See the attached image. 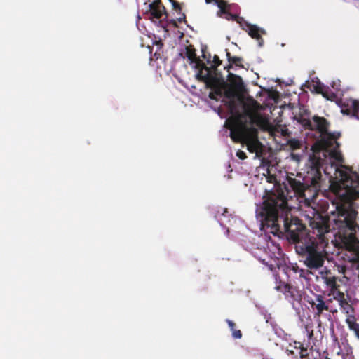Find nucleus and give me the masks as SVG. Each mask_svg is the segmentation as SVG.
I'll use <instances>...</instances> for the list:
<instances>
[{
	"mask_svg": "<svg viewBox=\"0 0 359 359\" xmlns=\"http://www.w3.org/2000/svg\"><path fill=\"white\" fill-rule=\"evenodd\" d=\"M330 189L338 199L337 217L334 219V229L342 240L359 243V226L356 223L358 212L354 201L359 198V175H351L342 170H336L335 180Z\"/></svg>",
	"mask_w": 359,
	"mask_h": 359,
	"instance_id": "1",
	"label": "nucleus"
},
{
	"mask_svg": "<svg viewBox=\"0 0 359 359\" xmlns=\"http://www.w3.org/2000/svg\"><path fill=\"white\" fill-rule=\"evenodd\" d=\"M290 213L287 199L282 190L269 194L256 210L262 226L270 228L271 233L274 235H285L295 245L305 238L311 237L313 231H307L306 226L299 218H289Z\"/></svg>",
	"mask_w": 359,
	"mask_h": 359,
	"instance_id": "2",
	"label": "nucleus"
},
{
	"mask_svg": "<svg viewBox=\"0 0 359 359\" xmlns=\"http://www.w3.org/2000/svg\"><path fill=\"white\" fill-rule=\"evenodd\" d=\"M258 102L243 104L244 114L226 120V125L230 130V137L235 142L245 144L250 153H255L259 157L262 154V144L258 139L259 128L266 130L269 126V120L264 117L259 109Z\"/></svg>",
	"mask_w": 359,
	"mask_h": 359,
	"instance_id": "3",
	"label": "nucleus"
},
{
	"mask_svg": "<svg viewBox=\"0 0 359 359\" xmlns=\"http://www.w3.org/2000/svg\"><path fill=\"white\" fill-rule=\"evenodd\" d=\"M310 226L313 236L296 244L295 250L309 269H318L323 266L328 255L329 239L325 234L330 232L329 218L318 214L311 219Z\"/></svg>",
	"mask_w": 359,
	"mask_h": 359,
	"instance_id": "4",
	"label": "nucleus"
},
{
	"mask_svg": "<svg viewBox=\"0 0 359 359\" xmlns=\"http://www.w3.org/2000/svg\"><path fill=\"white\" fill-rule=\"evenodd\" d=\"M229 83H226L224 97L229 99L227 102V107L231 114L230 117H234L238 115H243L244 110L243 104L245 103L258 102L255 99L250 97L246 100L243 99L236 100L235 97L238 93L242 92L245 86L242 78L240 76L229 73L228 76Z\"/></svg>",
	"mask_w": 359,
	"mask_h": 359,
	"instance_id": "5",
	"label": "nucleus"
},
{
	"mask_svg": "<svg viewBox=\"0 0 359 359\" xmlns=\"http://www.w3.org/2000/svg\"><path fill=\"white\" fill-rule=\"evenodd\" d=\"M307 178L310 181V185L302 182L296 178L289 177H287L288 185L294 191V192L299 196H304L306 191L311 187L316 191L320 189V182L322 180V174L320 168L316 165L312 166L311 170L308 172Z\"/></svg>",
	"mask_w": 359,
	"mask_h": 359,
	"instance_id": "6",
	"label": "nucleus"
},
{
	"mask_svg": "<svg viewBox=\"0 0 359 359\" xmlns=\"http://www.w3.org/2000/svg\"><path fill=\"white\" fill-rule=\"evenodd\" d=\"M280 255V248L271 243H267L266 248H264V255L259 257V259L273 271L279 268Z\"/></svg>",
	"mask_w": 359,
	"mask_h": 359,
	"instance_id": "7",
	"label": "nucleus"
},
{
	"mask_svg": "<svg viewBox=\"0 0 359 359\" xmlns=\"http://www.w3.org/2000/svg\"><path fill=\"white\" fill-rule=\"evenodd\" d=\"M274 289L283 293L285 298L291 302H299L302 300V291L290 284L285 283L280 280L277 275H274Z\"/></svg>",
	"mask_w": 359,
	"mask_h": 359,
	"instance_id": "8",
	"label": "nucleus"
},
{
	"mask_svg": "<svg viewBox=\"0 0 359 359\" xmlns=\"http://www.w3.org/2000/svg\"><path fill=\"white\" fill-rule=\"evenodd\" d=\"M306 302L311 306L315 318H319L325 311H329V305L322 294H313L311 297H307Z\"/></svg>",
	"mask_w": 359,
	"mask_h": 359,
	"instance_id": "9",
	"label": "nucleus"
},
{
	"mask_svg": "<svg viewBox=\"0 0 359 359\" xmlns=\"http://www.w3.org/2000/svg\"><path fill=\"white\" fill-rule=\"evenodd\" d=\"M196 77L198 80L205 82L206 87L210 89L226 83L224 80H221L216 76H211L210 68L207 66L206 68H203V70H199Z\"/></svg>",
	"mask_w": 359,
	"mask_h": 359,
	"instance_id": "10",
	"label": "nucleus"
},
{
	"mask_svg": "<svg viewBox=\"0 0 359 359\" xmlns=\"http://www.w3.org/2000/svg\"><path fill=\"white\" fill-rule=\"evenodd\" d=\"M148 19L154 21V20H159L163 15L167 17L165 8L161 2V0H155L149 4V10L146 11L144 13Z\"/></svg>",
	"mask_w": 359,
	"mask_h": 359,
	"instance_id": "11",
	"label": "nucleus"
},
{
	"mask_svg": "<svg viewBox=\"0 0 359 359\" xmlns=\"http://www.w3.org/2000/svg\"><path fill=\"white\" fill-rule=\"evenodd\" d=\"M184 54L189 60L190 64L194 65L196 69L203 70V68H206V65L197 57L194 45L189 44L187 46Z\"/></svg>",
	"mask_w": 359,
	"mask_h": 359,
	"instance_id": "12",
	"label": "nucleus"
},
{
	"mask_svg": "<svg viewBox=\"0 0 359 359\" xmlns=\"http://www.w3.org/2000/svg\"><path fill=\"white\" fill-rule=\"evenodd\" d=\"M329 123L324 117L314 116L311 121V130H318L321 134H325L327 132Z\"/></svg>",
	"mask_w": 359,
	"mask_h": 359,
	"instance_id": "13",
	"label": "nucleus"
},
{
	"mask_svg": "<svg viewBox=\"0 0 359 359\" xmlns=\"http://www.w3.org/2000/svg\"><path fill=\"white\" fill-rule=\"evenodd\" d=\"M248 34L252 39L257 41L259 47H262L264 43V39L262 37V34H266V31L262 28H259L256 25H252L248 29H247Z\"/></svg>",
	"mask_w": 359,
	"mask_h": 359,
	"instance_id": "14",
	"label": "nucleus"
},
{
	"mask_svg": "<svg viewBox=\"0 0 359 359\" xmlns=\"http://www.w3.org/2000/svg\"><path fill=\"white\" fill-rule=\"evenodd\" d=\"M346 109H342L344 113L347 114H353L358 119H359V100L354 99H348L344 102Z\"/></svg>",
	"mask_w": 359,
	"mask_h": 359,
	"instance_id": "15",
	"label": "nucleus"
},
{
	"mask_svg": "<svg viewBox=\"0 0 359 359\" xmlns=\"http://www.w3.org/2000/svg\"><path fill=\"white\" fill-rule=\"evenodd\" d=\"M323 279L326 285L330 288V292L334 294L335 291L337 290V287H339L337 283V277L332 276L330 273H327L325 276H323Z\"/></svg>",
	"mask_w": 359,
	"mask_h": 359,
	"instance_id": "16",
	"label": "nucleus"
},
{
	"mask_svg": "<svg viewBox=\"0 0 359 359\" xmlns=\"http://www.w3.org/2000/svg\"><path fill=\"white\" fill-rule=\"evenodd\" d=\"M225 86L226 83L224 85L211 88V91L208 95L210 99L217 100L218 99L222 97L223 95H224Z\"/></svg>",
	"mask_w": 359,
	"mask_h": 359,
	"instance_id": "17",
	"label": "nucleus"
},
{
	"mask_svg": "<svg viewBox=\"0 0 359 359\" xmlns=\"http://www.w3.org/2000/svg\"><path fill=\"white\" fill-rule=\"evenodd\" d=\"M226 57L229 62L230 65H229L228 68H231L232 65H234L236 67H238L240 68H243V58L240 57L236 56H231V53L229 52L227 49H226Z\"/></svg>",
	"mask_w": 359,
	"mask_h": 359,
	"instance_id": "18",
	"label": "nucleus"
},
{
	"mask_svg": "<svg viewBox=\"0 0 359 359\" xmlns=\"http://www.w3.org/2000/svg\"><path fill=\"white\" fill-rule=\"evenodd\" d=\"M229 10H230V5L228 4L227 2H226L224 12L219 13V11H218L217 15L220 17H222V15H225L224 18L227 20H233V21L236 22L239 16L236 14H232L231 13H230Z\"/></svg>",
	"mask_w": 359,
	"mask_h": 359,
	"instance_id": "19",
	"label": "nucleus"
},
{
	"mask_svg": "<svg viewBox=\"0 0 359 359\" xmlns=\"http://www.w3.org/2000/svg\"><path fill=\"white\" fill-rule=\"evenodd\" d=\"M294 119L297 121L305 129L311 128V121L309 118H306L303 114H299L294 116Z\"/></svg>",
	"mask_w": 359,
	"mask_h": 359,
	"instance_id": "20",
	"label": "nucleus"
},
{
	"mask_svg": "<svg viewBox=\"0 0 359 359\" xmlns=\"http://www.w3.org/2000/svg\"><path fill=\"white\" fill-rule=\"evenodd\" d=\"M302 359H320V353H313L312 351H302Z\"/></svg>",
	"mask_w": 359,
	"mask_h": 359,
	"instance_id": "21",
	"label": "nucleus"
},
{
	"mask_svg": "<svg viewBox=\"0 0 359 359\" xmlns=\"http://www.w3.org/2000/svg\"><path fill=\"white\" fill-rule=\"evenodd\" d=\"M226 1L224 0H205L206 4H215L219 8V13H224L225 8Z\"/></svg>",
	"mask_w": 359,
	"mask_h": 359,
	"instance_id": "22",
	"label": "nucleus"
},
{
	"mask_svg": "<svg viewBox=\"0 0 359 359\" xmlns=\"http://www.w3.org/2000/svg\"><path fill=\"white\" fill-rule=\"evenodd\" d=\"M322 95L328 100H334L336 98V94L332 92L328 87L325 88Z\"/></svg>",
	"mask_w": 359,
	"mask_h": 359,
	"instance_id": "23",
	"label": "nucleus"
},
{
	"mask_svg": "<svg viewBox=\"0 0 359 359\" xmlns=\"http://www.w3.org/2000/svg\"><path fill=\"white\" fill-rule=\"evenodd\" d=\"M294 348L296 349H299L300 351H299V355H300V358L302 359V351H304V350H306L307 351H312L313 353H319L318 351H316L315 350H313V347H311L310 348H308L307 347H304L303 344L302 342H299V341H294Z\"/></svg>",
	"mask_w": 359,
	"mask_h": 359,
	"instance_id": "24",
	"label": "nucleus"
},
{
	"mask_svg": "<svg viewBox=\"0 0 359 359\" xmlns=\"http://www.w3.org/2000/svg\"><path fill=\"white\" fill-rule=\"evenodd\" d=\"M236 22L238 23L241 29L245 30V32L247 31V29H248L252 25V24L245 21L243 18L240 16L238 17Z\"/></svg>",
	"mask_w": 359,
	"mask_h": 359,
	"instance_id": "25",
	"label": "nucleus"
},
{
	"mask_svg": "<svg viewBox=\"0 0 359 359\" xmlns=\"http://www.w3.org/2000/svg\"><path fill=\"white\" fill-rule=\"evenodd\" d=\"M291 269L295 273H299V277L305 278V271L304 269H300L297 264L295 265H292Z\"/></svg>",
	"mask_w": 359,
	"mask_h": 359,
	"instance_id": "26",
	"label": "nucleus"
},
{
	"mask_svg": "<svg viewBox=\"0 0 359 359\" xmlns=\"http://www.w3.org/2000/svg\"><path fill=\"white\" fill-rule=\"evenodd\" d=\"M305 332H306V335L309 339H311L313 336V330L312 323L307 324L305 326Z\"/></svg>",
	"mask_w": 359,
	"mask_h": 359,
	"instance_id": "27",
	"label": "nucleus"
},
{
	"mask_svg": "<svg viewBox=\"0 0 359 359\" xmlns=\"http://www.w3.org/2000/svg\"><path fill=\"white\" fill-rule=\"evenodd\" d=\"M339 304L341 306V308L346 310V313H348V309H351V306L348 303V302L344 299H341L339 302Z\"/></svg>",
	"mask_w": 359,
	"mask_h": 359,
	"instance_id": "28",
	"label": "nucleus"
},
{
	"mask_svg": "<svg viewBox=\"0 0 359 359\" xmlns=\"http://www.w3.org/2000/svg\"><path fill=\"white\" fill-rule=\"evenodd\" d=\"M172 5V8L175 11H176L177 13H181L182 8L181 6L178 2H177L175 0H169Z\"/></svg>",
	"mask_w": 359,
	"mask_h": 359,
	"instance_id": "29",
	"label": "nucleus"
},
{
	"mask_svg": "<svg viewBox=\"0 0 359 359\" xmlns=\"http://www.w3.org/2000/svg\"><path fill=\"white\" fill-rule=\"evenodd\" d=\"M334 295V298L338 300L339 302H340L341 299H344V294L342 292L339 291L338 288L337 290L335 291Z\"/></svg>",
	"mask_w": 359,
	"mask_h": 359,
	"instance_id": "30",
	"label": "nucleus"
},
{
	"mask_svg": "<svg viewBox=\"0 0 359 359\" xmlns=\"http://www.w3.org/2000/svg\"><path fill=\"white\" fill-rule=\"evenodd\" d=\"M213 65H212V68H217L222 64V61L219 60V57L217 55H215L213 57Z\"/></svg>",
	"mask_w": 359,
	"mask_h": 359,
	"instance_id": "31",
	"label": "nucleus"
},
{
	"mask_svg": "<svg viewBox=\"0 0 359 359\" xmlns=\"http://www.w3.org/2000/svg\"><path fill=\"white\" fill-rule=\"evenodd\" d=\"M325 86L324 85H323L322 83H318L316 86H315V90L316 91V93H320V94H323V90L325 89Z\"/></svg>",
	"mask_w": 359,
	"mask_h": 359,
	"instance_id": "32",
	"label": "nucleus"
},
{
	"mask_svg": "<svg viewBox=\"0 0 359 359\" xmlns=\"http://www.w3.org/2000/svg\"><path fill=\"white\" fill-rule=\"evenodd\" d=\"M232 332V335L235 339H241L242 337V332L241 330H233Z\"/></svg>",
	"mask_w": 359,
	"mask_h": 359,
	"instance_id": "33",
	"label": "nucleus"
},
{
	"mask_svg": "<svg viewBox=\"0 0 359 359\" xmlns=\"http://www.w3.org/2000/svg\"><path fill=\"white\" fill-rule=\"evenodd\" d=\"M236 156L241 160H244L247 158L246 154L241 150H238L236 152Z\"/></svg>",
	"mask_w": 359,
	"mask_h": 359,
	"instance_id": "34",
	"label": "nucleus"
},
{
	"mask_svg": "<svg viewBox=\"0 0 359 359\" xmlns=\"http://www.w3.org/2000/svg\"><path fill=\"white\" fill-rule=\"evenodd\" d=\"M266 179H267V182L269 183H275L276 182V177L274 175L269 174Z\"/></svg>",
	"mask_w": 359,
	"mask_h": 359,
	"instance_id": "35",
	"label": "nucleus"
},
{
	"mask_svg": "<svg viewBox=\"0 0 359 359\" xmlns=\"http://www.w3.org/2000/svg\"><path fill=\"white\" fill-rule=\"evenodd\" d=\"M351 330L355 332V336L359 339V325H353V327H351Z\"/></svg>",
	"mask_w": 359,
	"mask_h": 359,
	"instance_id": "36",
	"label": "nucleus"
},
{
	"mask_svg": "<svg viewBox=\"0 0 359 359\" xmlns=\"http://www.w3.org/2000/svg\"><path fill=\"white\" fill-rule=\"evenodd\" d=\"M346 323L348 325V327L350 328V330H351V327H353V325H359L358 323H355L354 321V319L352 320H350L349 318H348L346 320Z\"/></svg>",
	"mask_w": 359,
	"mask_h": 359,
	"instance_id": "37",
	"label": "nucleus"
},
{
	"mask_svg": "<svg viewBox=\"0 0 359 359\" xmlns=\"http://www.w3.org/2000/svg\"><path fill=\"white\" fill-rule=\"evenodd\" d=\"M181 16L177 18L179 22H186V15L184 13H180Z\"/></svg>",
	"mask_w": 359,
	"mask_h": 359,
	"instance_id": "38",
	"label": "nucleus"
},
{
	"mask_svg": "<svg viewBox=\"0 0 359 359\" xmlns=\"http://www.w3.org/2000/svg\"><path fill=\"white\" fill-rule=\"evenodd\" d=\"M226 322H227V323H228L229 327H230V329H231L232 331H233V330H235V329H234V327H235V323H234L233 321H231V320H226Z\"/></svg>",
	"mask_w": 359,
	"mask_h": 359,
	"instance_id": "39",
	"label": "nucleus"
},
{
	"mask_svg": "<svg viewBox=\"0 0 359 359\" xmlns=\"http://www.w3.org/2000/svg\"><path fill=\"white\" fill-rule=\"evenodd\" d=\"M287 352L289 353V355H294V352L292 350H287Z\"/></svg>",
	"mask_w": 359,
	"mask_h": 359,
	"instance_id": "40",
	"label": "nucleus"
},
{
	"mask_svg": "<svg viewBox=\"0 0 359 359\" xmlns=\"http://www.w3.org/2000/svg\"><path fill=\"white\" fill-rule=\"evenodd\" d=\"M226 210H227V209H226V208H224V209H223L222 215H224V212H226Z\"/></svg>",
	"mask_w": 359,
	"mask_h": 359,
	"instance_id": "41",
	"label": "nucleus"
},
{
	"mask_svg": "<svg viewBox=\"0 0 359 359\" xmlns=\"http://www.w3.org/2000/svg\"><path fill=\"white\" fill-rule=\"evenodd\" d=\"M202 56H203V58H206L205 54L204 53L203 51V55Z\"/></svg>",
	"mask_w": 359,
	"mask_h": 359,
	"instance_id": "42",
	"label": "nucleus"
},
{
	"mask_svg": "<svg viewBox=\"0 0 359 359\" xmlns=\"http://www.w3.org/2000/svg\"><path fill=\"white\" fill-rule=\"evenodd\" d=\"M320 359H321V358H320Z\"/></svg>",
	"mask_w": 359,
	"mask_h": 359,
	"instance_id": "43",
	"label": "nucleus"
}]
</instances>
